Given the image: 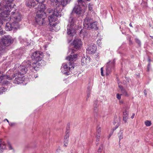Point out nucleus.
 <instances>
[{
    "label": "nucleus",
    "mask_w": 153,
    "mask_h": 153,
    "mask_svg": "<svg viewBox=\"0 0 153 153\" xmlns=\"http://www.w3.org/2000/svg\"><path fill=\"white\" fill-rule=\"evenodd\" d=\"M4 1L6 4L4 7V12L0 13V24H3L2 20L4 21L10 20L11 22L6 23L5 29L7 31H11L13 29L16 28L18 26V23L21 20V16L20 14L15 10V12H12L10 17L8 15L13 8L12 4L13 1V0H3Z\"/></svg>",
    "instance_id": "obj_1"
},
{
    "label": "nucleus",
    "mask_w": 153,
    "mask_h": 153,
    "mask_svg": "<svg viewBox=\"0 0 153 153\" xmlns=\"http://www.w3.org/2000/svg\"><path fill=\"white\" fill-rule=\"evenodd\" d=\"M74 18L70 17L68 20V24L67 26V33L70 36H74L75 33V30L74 28Z\"/></svg>",
    "instance_id": "obj_2"
},
{
    "label": "nucleus",
    "mask_w": 153,
    "mask_h": 153,
    "mask_svg": "<svg viewBox=\"0 0 153 153\" xmlns=\"http://www.w3.org/2000/svg\"><path fill=\"white\" fill-rule=\"evenodd\" d=\"M43 53L39 51H36L33 53L31 56V58L33 60L36 61V62H40L41 63L45 64V62L42 60L43 57Z\"/></svg>",
    "instance_id": "obj_3"
},
{
    "label": "nucleus",
    "mask_w": 153,
    "mask_h": 153,
    "mask_svg": "<svg viewBox=\"0 0 153 153\" xmlns=\"http://www.w3.org/2000/svg\"><path fill=\"white\" fill-rule=\"evenodd\" d=\"M36 16L35 17L36 22L40 25H42L44 23V19L46 16L45 12H42L41 13H36Z\"/></svg>",
    "instance_id": "obj_4"
},
{
    "label": "nucleus",
    "mask_w": 153,
    "mask_h": 153,
    "mask_svg": "<svg viewBox=\"0 0 153 153\" xmlns=\"http://www.w3.org/2000/svg\"><path fill=\"white\" fill-rule=\"evenodd\" d=\"M74 12L77 15H83L85 12V9L84 6L81 7L79 4H76L73 9Z\"/></svg>",
    "instance_id": "obj_5"
},
{
    "label": "nucleus",
    "mask_w": 153,
    "mask_h": 153,
    "mask_svg": "<svg viewBox=\"0 0 153 153\" xmlns=\"http://www.w3.org/2000/svg\"><path fill=\"white\" fill-rule=\"evenodd\" d=\"M70 52L71 51V54H70L68 56L66 57V59L68 60L70 62L69 63V65L71 66L73 65L74 62L76 60L77 56L76 54H74V51L73 50H69Z\"/></svg>",
    "instance_id": "obj_6"
},
{
    "label": "nucleus",
    "mask_w": 153,
    "mask_h": 153,
    "mask_svg": "<svg viewBox=\"0 0 153 153\" xmlns=\"http://www.w3.org/2000/svg\"><path fill=\"white\" fill-rule=\"evenodd\" d=\"M13 39L12 37L10 36H4L2 40V44L6 46H8L13 42Z\"/></svg>",
    "instance_id": "obj_7"
},
{
    "label": "nucleus",
    "mask_w": 153,
    "mask_h": 153,
    "mask_svg": "<svg viewBox=\"0 0 153 153\" xmlns=\"http://www.w3.org/2000/svg\"><path fill=\"white\" fill-rule=\"evenodd\" d=\"M14 77H15V79L13 83L16 84H19L22 83L24 81V78L22 75L19 73H14L13 76V78Z\"/></svg>",
    "instance_id": "obj_8"
},
{
    "label": "nucleus",
    "mask_w": 153,
    "mask_h": 153,
    "mask_svg": "<svg viewBox=\"0 0 153 153\" xmlns=\"http://www.w3.org/2000/svg\"><path fill=\"white\" fill-rule=\"evenodd\" d=\"M72 45L73 46V49L71 50L75 51L78 49L82 45V41L80 39H76L74 40Z\"/></svg>",
    "instance_id": "obj_9"
},
{
    "label": "nucleus",
    "mask_w": 153,
    "mask_h": 153,
    "mask_svg": "<svg viewBox=\"0 0 153 153\" xmlns=\"http://www.w3.org/2000/svg\"><path fill=\"white\" fill-rule=\"evenodd\" d=\"M115 60L114 59L112 61H109L106 64V74L108 75L111 72L112 69L114 66Z\"/></svg>",
    "instance_id": "obj_10"
},
{
    "label": "nucleus",
    "mask_w": 153,
    "mask_h": 153,
    "mask_svg": "<svg viewBox=\"0 0 153 153\" xmlns=\"http://www.w3.org/2000/svg\"><path fill=\"white\" fill-rule=\"evenodd\" d=\"M68 65H69V64L68 65L65 63H63L62 64V66L61 67V69L63 68L64 70V71H62V70L61 71L62 72L63 74L67 75L69 74H68L69 72L68 71L71 68L73 69L74 68V66L73 65H72L71 66H69V67L68 66Z\"/></svg>",
    "instance_id": "obj_11"
},
{
    "label": "nucleus",
    "mask_w": 153,
    "mask_h": 153,
    "mask_svg": "<svg viewBox=\"0 0 153 153\" xmlns=\"http://www.w3.org/2000/svg\"><path fill=\"white\" fill-rule=\"evenodd\" d=\"M87 51L90 54H94L97 50V48L94 44L88 45L86 49Z\"/></svg>",
    "instance_id": "obj_12"
},
{
    "label": "nucleus",
    "mask_w": 153,
    "mask_h": 153,
    "mask_svg": "<svg viewBox=\"0 0 153 153\" xmlns=\"http://www.w3.org/2000/svg\"><path fill=\"white\" fill-rule=\"evenodd\" d=\"M48 19L49 22V24L51 27L55 28V27L56 25V23L54 22L56 20V18L55 16L52 15H50L48 17Z\"/></svg>",
    "instance_id": "obj_13"
},
{
    "label": "nucleus",
    "mask_w": 153,
    "mask_h": 153,
    "mask_svg": "<svg viewBox=\"0 0 153 153\" xmlns=\"http://www.w3.org/2000/svg\"><path fill=\"white\" fill-rule=\"evenodd\" d=\"M19 66V65L18 64L16 65V67H18V72L17 73H19L22 75L25 74L27 70V68L25 66L22 65H20Z\"/></svg>",
    "instance_id": "obj_14"
},
{
    "label": "nucleus",
    "mask_w": 153,
    "mask_h": 153,
    "mask_svg": "<svg viewBox=\"0 0 153 153\" xmlns=\"http://www.w3.org/2000/svg\"><path fill=\"white\" fill-rule=\"evenodd\" d=\"M43 3H39L36 13H41L42 12H45L44 11L46 8V6Z\"/></svg>",
    "instance_id": "obj_15"
},
{
    "label": "nucleus",
    "mask_w": 153,
    "mask_h": 153,
    "mask_svg": "<svg viewBox=\"0 0 153 153\" xmlns=\"http://www.w3.org/2000/svg\"><path fill=\"white\" fill-rule=\"evenodd\" d=\"M42 63L40 62H36V63L34 62L32 63V69L36 71L39 70L40 69V66H42Z\"/></svg>",
    "instance_id": "obj_16"
},
{
    "label": "nucleus",
    "mask_w": 153,
    "mask_h": 153,
    "mask_svg": "<svg viewBox=\"0 0 153 153\" xmlns=\"http://www.w3.org/2000/svg\"><path fill=\"white\" fill-rule=\"evenodd\" d=\"M91 22V19L88 18H86L84 20L83 25L86 28H89V26Z\"/></svg>",
    "instance_id": "obj_17"
},
{
    "label": "nucleus",
    "mask_w": 153,
    "mask_h": 153,
    "mask_svg": "<svg viewBox=\"0 0 153 153\" xmlns=\"http://www.w3.org/2000/svg\"><path fill=\"white\" fill-rule=\"evenodd\" d=\"M26 4L27 6L29 7L33 6L34 7L36 5V3L33 0H26Z\"/></svg>",
    "instance_id": "obj_18"
},
{
    "label": "nucleus",
    "mask_w": 153,
    "mask_h": 153,
    "mask_svg": "<svg viewBox=\"0 0 153 153\" xmlns=\"http://www.w3.org/2000/svg\"><path fill=\"white\" fill-rule=\"evenodd\" d=\"M90 60V58L89 57L87 56L84 57L82 58L81 59V64L82 65H85L87 64V63L89 62Z\"/></svg>",
    "instance_id": "obj_19"
},
{
    "label": "nucleus",
    "mask_w": 153,
    "mask_h": 153,
    "mask_svg": "<svg viewBox=\"0 0 153 153\" xmlns=\"http://www.w3.org/2000/svg\"><path fill=\"white\" fill-rule=\"evenodd\" d=\"M51 4L56 7H59V0H50Z\"/></svg>",
    "instance_id": "obj_20"
},
{
    "label": "nucleus",
    "mask_w": 153,
    "mask_h": 153,
    "mask_svg": "<svg viewBox=\"0 0 153 153\" xmlns=\"http://www.w3.org/2000/svg\"><path fill=\"white\" fill-rule=\"evenodd\" d=\"M6 149V144L4 142L1 140H0V150Z\"/></svg>",
    "instance_id": "obj_21"
},
{
    "label": "nucleus",
    "mask_w": 153,
    "mask_h": 153,
    "mask_svg": "<svg viewBox=\"0 0 153 153\" xmlns=\"http://www.w3.org/2000/svg\"><path fill=\"white\" fill-rule=\"evenodd\" d=\"M97 22H96L92 23L91 22L90 25V26H89V28L97 30Z\"/></svg>",
    "instance_id": "obj_22"
},
{
    "label": "nucleus",
    "mask_w": 153,
    "mask_h": 153,
    "mask_svg": "<svg viewBox=\"0 0 153 153\" xmlns=\"http://www.w3.org/2000/svg\"><path fill=\"white\" fill-rule=\"evenodd\" d=\"M128 112L127 111H125V112H123V120L125 123L126 122L128 118Z\"/></svg>",
    "instance_id": "obj_23"
},
{
    "label": "nucleus",
    "mask_w": 153,
    "mask_h": 153,
    "mask_svg": "<svg viewBox=\"0 0 153 153\" xmlns=\"http://www.w3.org/2000/svg\"><path fill=\"white\" fill-rule=\"evenodd\" d=\"M60 3L61 5L64 7L68 3V0H61Z\"/></svg>",
    "instance_id": "obj_24"
},
{
    "label": "nucleus",
    "mask_w": 153,
    "mask_h": 153,
    "mask_svg": "<svg viewBox=\"0 0 153 153\" xmlns=\"http://www.w3.org/2000/svg\"><path fill=\"white\" fill-rule=\"evenodd\" d=\"M70 131L69 130V128H67L66 129V131L65 132V134L64 136L65 139H69V133Z\"/></svg>",
    "instance_id": "obj_25"
},
{
    "label": "nucleus",
    "mask_w": 153,
    "mask_h": 153,
    "mask_svg": "<svg viewBox=\"0 0 153 153\" xmlns=\"http://www.w3.org/2000/svg\"><path fill=\"white\" fill-rule=\"evenodd\" d=\"M123 130H120L118 134V136L119 139V142H120L121 139L123 138Z\"/></svg>",
    "instance_id": "obj_26"
},
{
    "label": "nucleus",
    "mask_w": 153,
    "mask_h": 153,
    "mask_svg": "<svg viewBox=\"0 0 153 153\" xmlns=\"http://www.w3.org/2000/svg\"><path fill=\"white\" fill-rule=\"evenodd\" d=\"M119 87H120V88H121V91L122 92L123 94L125 96H128V94L127 92L123 88V87L122 86H121V87H120V86Z\"/></svg>",
    "instance_id": "obj_27"
},
{
    "label": "nucleus",
    "mask_w": 153,
    "mask_h": 153,
    "mask_svg": "<svg viewBox=\"0 0 153 153\" xmlns=\"http://www.w3.org/2000/svg\"><path fill=\"white\" fill-rule=\"evenodd\" d=\"M5 49L0 45V57L5 52Z\"/></svg>",
    "instance_id": "obj_28"
},
{
    "label": "nucleus",
    "mask_w": 153,
    "mask_h": 153,
    "mask_svg": "<svg viewBox=\"0 0 153 153\" xmlns=\"http://www.w3.org/2000/svg\"><path fill=\"white\" fill-rule=\"evenodd\" d=\"M3 79H7L9 80H11L12 79V77L8 75H3Z\"/></svg>",
    "instance_id": "obj_29"
},
{
    "label": "nucleus",
    "mask_w": 153,
    "mask_h": 153,
    "mask_svg": "<svg viewBox=\"0 0 153 153\" xmlns=\"http://www.w3.org/2000/svg\"><path fill=\"white\" fill-rule=\"evenodd\" d=\"M58 11V10L56 9H53L51 10V13H52V14L51 15H52L54 16Z\"/></svg>",
    "instance_id": "obj_30"
},
{
    "label": "nucleus",
    "mask_w": 153,
    "mask_h": 153,
    "mask_svg": "<svg viewBox=\"0 0 153 153\" xmlns=\"http://www.w3.org/2000/svg\"><path fill=\"white\" fill-rule=\"evenodd\" d=\"M145 125L147 126H150L151 124V122L150 121L147 120L144 122Z\"/></svg>",
    "instance_id": "obj_31"
},
{
    "label": "nucleus",
    "mask_w": 153,
    "mask_h": 153,
    "mask_svg": "<svg viewBox=\"0 0 153 153\" xmlns=\"http://www.w3.org/2000/svg\"><path fill=\"white\" fill-rule=\"evenodd\" d=\"M77 2H78V4H80L82 5V6H84L83 3H85V0H77Z\"/></svg>",
    "instance_id": "obj_32"
},
{
    "label": "nucleus",
    "mask_w": 153,
    "mask_h": 153,
    "mask_svg": "<svg viewBox=\"0 0 153 153\" xmlns=\"http://www.w3.org/2000/svg\"><path fill=\"white\" fill-rule=\"evenodd\" d=\"M135 41L138 45L139 46H140L141 45V43L140 40L138 38L135 39Z\"/></svg>",
    "instance_id": "obj_33"
},
{
    "label": "nucleus",
    "mask_w": 153,
    "mask_h": 153,
    "mask_svg": "<svg viewBox=\"0 0 153 153\" xmlns=\"http://www.w3.org/2000/svg\"><path fill=\"white\" fill-rule=\"evenodd\" d=\"M69 139H65L64 140V146H67V144H68V142Z\"/></svg>",
    "instance_id": "obj_34"
},
{
    "label": "nucleus",
    "mask_w": 153,
    "mask_h": 153,
    "mask_svg": "<svg viewBox=\"0 0 153 153\" xmlns=\"http://www.w3.org/2000/svg\"><path fill=\"white\" fill-rule=\"evenodd\" d=\"M101 128L100 127H99L97 130V135H100V134L101 133Z\"/></svg>",
    "instance_id": "obj_35"
},
{
    "label": "nucleus",
    "mask_w": 153,
    "mask_h": 153,
    "mask_svg": "<svg viewBox=\"0 0 153 153\" xmlns=\"http://www.w3.org/2000/svg\"><path fill=\"white\" fill-rule=\"evenodd\" d=\"M61 12L59 11H58L56 13L54 16H55L56 18L57 17H61Z\"/></svg>",
    "instance_id": "obj_36"
},
{
    "label": "nucleus",
    "mask_w": 153,
    "mask_h": 153,
    "mask_svg": "<svg viewBox=\"0 0 153 153\" xmlns=\"http://www.w3.org/2000/svg\"><path fill=\"white\" fill-rule=\"evenodd\" d=\"M8 149H9V150H13V151H14V150L13 148V147H12V146L11 144L9 143H8Z\"/></svg>",
    "instance_id": "obj_37"
},
{
    "label": "nucleus",
    "mask_w": 153,
    "mask_h": 153,
    "mask_svg": "<svg viewBox=\"0 0 153 153\" xmlns=\"http://www.w3.org/2000/svg\"><path fill=\"white\" fill-rule=\"evenodd\" d=\"M5 90V89L3 87L0 88V94H2L3 92H4Z\"/></svg>",
    "instance_id": "obj_38"
},
{
    "label": "nucleus",
    "mask_w": 153,
    "mask_h": 153,
    "mask_svg": "<svg viewBox=\"0 0 153 153\" xmlns=\"http://www.w3.org/2000/svg\"><path fill=\"white\" fill-rule=\"evenodd\" d=\"M9 83V82L7 80H4V81L2 82V84L3 85H8Z\"/></svg>",
    "instance_id": "obj_39"
},
{
    "label": "nucleus",
    "mask_w": 153,
    "mask_h": 153,
    "mask_svg": "<svg viewBox=\"0 0 153 153\" xmlns=\"http://www.w3.org/2000/svg\"><path fill=\"white\" fill-rule=\"evenodd\" d=\"M3 74L0 72V81H2L3 79Z\"/></svg>",
    "instance_id": "obj_40"
},
{
    "label": "nucleus",
    "mask_w": 153,
    "mask_h": 153,
    "mask_svg": "<svg viewBox=\"0 0 153 153\" xmlns=\"http://www.w3.org/2000/svg\"><path fill=\"white\" fill-rule=\"evenodd\" d=\"M103 148V144H101L99 147L98 151H100V152H101V151L102 150Z\"/></svg>",
    "instance_id": "obj_41"
},
{
    "label": "nucleus",
    "mask_w": 153,
    "mask_h": 153,
    "mask_svg": "<svg viewBox=\"0 0 153 153\" xmlns=\"http://www.w3.org/2000/svg\"><path fill=\"white\" fill-rule=\"evenodd\" d=\"M98 106H94L93 110L95 112H97L98 110L97 107Z\"/></svg>",
    "instance_id": "obj_42"
},
{
    "label": "nucleus",
    "mask_w": 153,
    "mask_h": 153,
    "mask_svg": "<svg viewBox=\"0 0 153 153\" xmlns=\"http://www.w3.org/2000/svg\"><path fill=\"white\" fill-rule=\"evenodd\" d=\"M100 71H101V75L102 76H104V74H103V68L102 67L101 68Z\"/></svg>",
    "instance_id": "obj_43"
},
{
    "label": "nucleus",
    "mask_w": 153,
    "mask_h": 153,
    "mask_svg": "<svg viewBox=\"0 0 153 153\" xmlns=\"http://www.w3.org/2000/svg\"><path fill=\"white\" fill-rule=\"evenodd\" d=\"M122 94H117V97L118 100H120L121 98V95Z\"/></svg>",
    "instance_id": "obj_44"
},
{
    "label": "nucleus",
    "mask_w": 153,
    "mask_h": 153,
    "mask_svg": "<svg viewBox=\"0 0 153 153\" xmlns=\"http://www.w3.org/2000/svg\"><path fill=\"white\" fill-rule=\"evenodd\" d=\"M92 7L91 5L90 4L88 5V9L90 11H91L92 10Z\"/></svg>",
    "instance_id": "obj_45"
},
{
    "label": "nucleus",
    "mask_w": 153,
    "mask_h": 153,
    "mask_svg": "<svg viewBox=\"0 0 153 153\" xmlns=\"http://www.w3.org/2000/svg\"><path fill=\"white\" fill-rule=\"evenodd\" d=\"M94 106H98V102L97 101H94Z\"/></svg>",
    "instance_id": "obj_46"
},
{
    "label": "nucleus",
    "mask_w": 153,
    "mask_h": 153,
    "mask_svg": "<svg viewBox=\"0 0 153 153\" xmlns=\"http://www.w3.org/2000/svg\"><path fill=\"white\" fill-rule=\"evenodd\" d=\"M100 136V135H97V136H96V138H97L96 141H97V142H99V141Z\"/></svg>",
    "instance_id": "obj_47"
},
{
    "label": "nucleus",
    "mask_w": 153,
    "mask_h": 153,
    "mask_svg": "<svg viewBox=\"0 0 153 153\" xmlns=\"http://www.w3.org/2000/svg\"><path fill=\"white\" fill-rule=\"evenodd\" d=\"M91 95V93L89 92L88 94L87 95V98L86 99V101L88 100V99L90 97Z\"/></svg>",
    "instance_id": "obj_48"
},
{
    "label": "nucleus",
    "mask_w": 153,
    "mask_h": 153,
    "mask_svg": "<svg viewBox=\"0 0 153 153\" xmlns=\"http://www.w3.org/2000/svg\"><path fill=\"white\" fill-rule=\"evenodd\" d=\"M37 2H39V3H41V2H44V0H36Z\"/></svg>",
    "instance_id": "obj_49"
},
{
    "label": "nucleus",
    "mask_w": 153,
    "mask_h": 153,
    "mask_svg": "<svg viewBox=\"0 0 153 153\" xmlns=\"http://www.w3.org/2000/svg\"><path fill=\"white\" fill-rule=\"evenodd\" d=\"M119 126V125L116 126L114 128H113V132L114 131H115L118 127Z\"/></svg>",
    "instance_id": "obj_50"
},
{
    "label": "nucleus",
    "mask_w": 153,
    "mask_h": 153,
    "mask_svg": "<svg viewBox=\"0 0 153 153\" xmlns=\"http://www.w3.org/2000/svg\"><path fill=\"white\" fill-rule=\"evenodd\" d=\"M150 63H149L148 65V66H147V68H148V71H149V68L150 67Z\"/></svg>",
    "instance_id": "obj_51"
},
{
    "label": "nucleus",
    "mask_w": 153,
    "mask_h": 153,
    "mask_svg": "<svg viewBox=\"0 0 153 153\" xmlns=\"http://www.w3.org/2000/svg\"><path fill=\"white\" fill-rule=\"evenodd\" d=\"M9 124L10 126H13V125H14L15 124L14 123H9Z\"/></svg>",
    "instance_id": "obj_52"
},
{
    "label": "nucleus",
    "mask_w": 153,
    "mask_h": 153,
    "mask_svg": "<svg viewBox=\"0 0 153 153\" xmlns=\"http://www.w3.org/2000/svg\"><path fill=\"white\" fill-rule=\"evenodd\" d=\"M143 92L145 95L146 96L147 95L146 91V90H144L143 91Z\"/></svg>",
    "instance_id": "obj_53"
},
{
    "label": "nucleus",
    "mask_w": 153,
    "mask_h": 153,
    "mask_svg": "<svg viewBox=\"0 0 153 153\" xmlns=\"http://www.w3.org/2000/svg\"><path fill=\"white\" fill-rule=\"evenodd\" d=\"M113 131L111 133H110L109 135V137H108V138H109L113 134Z\"/></svg>",
    "instance_id": "obj_54"
},
{
    "label": "nucleus",
    "mask_w": 153,
    "mask_h": 153,
    "mask_svg": "<svg viewBox=\"0 0 153 153\" xmlns=\"http://www.w3.org/2000/svg\"><path fill=\"white\" fill-rule=\"evenodd\" d=\"M134 115H135V114H134L133 113L132 115V116H131V118L132 119H133L134 118Z\"/></svg>",
    "instance_id": "obj_55"
},
{
    "label": "nucleus",
    "mask_w": 153,
    "mask_h": 153,
    "mask_svg": "<svg viewBox=\"0 0 153 153\" xmlns=\"http://www.w3.org/2000/svg\"><path fill=\"white\" fill-rule=\"evenodd\" d=\"M129 45H132V41L131 40H129Z\"/></svg>",
    "instance_id": "obj_56"
},
{
    "label": "nucleus",
    "mask_w": 153,
    "mask_h": 153,
    "mask_svg": "<svg viewBox=\"0 0 153 153\" xmlns=\"http://www.w3.org/2000/svg\"><path fill=\"white\" fill-rule=\"evenodd\" d=\"M2 28L0 26V34H1L2 33Z\"/></svg>",
    "instance_id": "obj_57"
},
{
    "label": "nucleus",
    "mask_w": 153,
    "mask_h": 153,
    "mask_svg": "<svg viewBox=\"0 0 153 153\" xmlns=\"http://www.w3.org/2000/svg\"><path fill=\"white\" fill-rule=\"evenodd\" d=\"M129 26L130 27H133V26H132V25L131 24V23H130V24H129Z\"/></svg>",
    "instance_id": "obj_58"
},
{
    "label": "nucleus",
    "mask_w": 153,
    "mask_h": 153,
    "mask_svg": "<svg viewBox=\"0 0 153 153\" xmlns=\"http://www.w3.org/2000/svg\"><path fill=\"white\" fill-rule=\"evenodd\" d=\"M120 103H123V102L121 100H120Z\"/></svg>",
    "instance_id": "obj_59"
},
{
    "label": "nucleus",
    "mask_w": 153,
    "mask_h": 153,
    "mask_svg": "<svg viewBox=\"0 0 153 153\" xmlns=\"http://www.w3.org/2000/svg\"><path fill=\"white\" fill-rule=\"evenodd\" d=\"M101 152L100 151H98L97 153H101Z\"/></svg>",
    "instance_id": "obj_60"
},
{
    "label": "nucleus",
    "mask_w": 153,
    "mask_h": 153,
    "mask_svg": "<svg viewBox=\"0 0 153 153\" xmlns=\"http://www.w3.org/2000/svg\"><path fill=\"white\" fill-rule=\"evenodd\" d=\"M148 60L149 62H150L151 61V59L150 58H148Z\"/></svg>",
    "instance_id": "obj_61"
},
{
    "label": "nucleus",
    "mask_w": 153,
    "mask_h": 153,
    "mask_svg": "<svg viewBox=\"0 0 153 153\" xmlns=\"http://www.w3.org/2000/svg\"><path fill=\"white\" fill-rule=\"evenodd\" d=\"M7 120V121L8 123H9V121H8V120L7 119H5V120Z\"/></svg>",
    "instance_id": "obj_62"
},
{
    "label": "nucleus",
    "mask_w": 153,
    "mask_h": 153,
    "mask_svg": "<svg viewBox=\"0 0 153 153\" xmlns=\"http://www.w3.org/2000/svg\"><path fill=\"white\" fill-rule=\"evenodd\" d=\"M88 1H90L91 0H86Z\"/></svg>",
    "instance_id": "obj_63"
},
{
    "label": "nucleus",
    "mask_w": 153,
    "mask_h": 153,
    "mask_svg": "<svg viewBox=\"0 0 153 153\" xmlns=\"http://www.w3.org/2000/svg\"><path fill=\"white\" fill-rule=\"evenodd\" d=\"M150 37L152 38V39H153V36H150Z\"/></svg>",
    "instance_id": "obj_64"
}]
</instances>
